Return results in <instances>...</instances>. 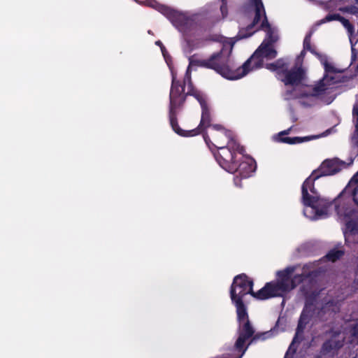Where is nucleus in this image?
Instances as JSON below:
<instances>
[{
    "label": "nucleus",
    "instance_id": "14",
    "mask_svg": "<svg viewBox=\"0 0 358 358\" xmlns=\"http://www.w3.org/2000/svg\"><path fill=\"white\" fill-rule=\"evenodd\" d=\"M347 334L350 343L358 344V320L349 324Z\"/></svg>",
    "mask_w": 358,
    "mask_h": 358
},
{
    "label": "nucleus",
    "instance_id": "15",
    "mask_svg": "<svg viewBox=\"0 0 358 358\" xmlns=\"http://www.w3.org/2000/svg\"><path fill=\"white\" fill-rule=\"evenodd\" d=\"M176 21L181 26L187 27L192 24V18L185 13H176Z\"/></svg>",
    "mask_w": 358,
    "mask_h": 358
},
{
    "label": "nucleus",
    "instance_id": "23",
    "mask_svg": "<svg viewBox=\"0 0 358 358\" xmlns=\"http://www.w3.org/2000/svg\"><path fill=\"white\" fill-rule=\"evenodd\" d=\"M345 28L347 29L348 33V37L350 38L351 43H352V40L354 39L355 34V27L353 26V24L350 23Z\"/></svg>",
    "mask_w": 358,
    "mask_h": 358
},
{
    "label": "nucleus",
    "instance_id": "29",
    "mask_svg": "<svg viewBox=\"0 0 358 358\" xmlns=\"http://www.w3.org/2000/svg\"><path fill=\"white\" fill-rule=\"evenodd\" d=\"M266 334V333H264V334H262V335H258V334L255 335V336L253 337V338H252V341H255V340L260 339V338H262V337H263L262 338L264 339V336H265V334Z\"/></svg>",
    "mask_w": 358,
    "mask_h": 358
},
{
    "label": "nucleus",
    "instance_id": "2",
    "mask_svg": "<svg viewBox=\"0 0 358 358\" xmlns=\"http://www.w3.org/2000/svg\"><path fill=\"white\" fill-rule=\"evenodd\" d=\"M348 166L345 162L334 158L324 160L320 166L318 172L314 171L303 182L302 185V199L306 206L303 210L305 216L310 219H318L327 215V208L329 203L320 199L316 195L313 183L322 176H332L338 173Z\"/></svg>",
    "mask_w": 358,
    "mask_h": 358
},
{
    "label": "nucleus",
    "instance_id": "20",
    "mask_svg": "<svg viewBox=\"0 0 358 358\" xmlns=\"http://www.w3.org/2000/svg\"><path fill=\"white\" fill-rule=\"evenodd\" d=\"M339 10L343 13H348L352 15H358V7L356 6H347L340 8Z\"/></svg>",
    "mask_w": 358,
    "mask_h": 358
},
{
    "label": "nucleus",
    "instance_id": "24",
    "mask_svg": "<svg viewBox=\"0 0 358 358\" xmlns=\"http://www.w3.org/2000/svg\"><path fill=\"white\" fill-rule=\"evenodd\" d=\"M342 16L339 14H329L327 15L322 21V22H330L332 20H341Z\"/></svg>",
    "mask_w": 358,
    "mask_h": 358
},
{
    "label": "nucleus",
    "instance_id": "28",
    "mask_svg": "<svg viewBox=\"0 0 358 358\" xmlns=\"http://www.w3.org/2000/svg\"><path fill=\"white\" fill-rule=\"evenodd\" d=\"M339 22L343 24L344 27H346L348 24H350V21L347 19H345L343 17H341V20H339Z\"/></svg>",
    "mask_w": 358,
    "mask_h": 358
},
{
    "label": "nucleus",
    "instance_id": "35",
    "mask_svg": "<svg viewBox=\"0 0 358 358\" xmlns=\"http://www.w3.org/2000/svg\"><path fill=\"white\" fill-rule=\"evenodd\" d=\"M282 134H288V131H282Z\"/></svg>",
    "mask_w": 358,
    "mask_h": 358
},
{
    "label": "nucleus",
    "instance_id": "12",
    "mask_svg": "<svg viewBox=\"0 0 358 358\" xmlns=\"http://www.w3.org/2000/svg\"><path fill=\"white\" fill-rule=\"evenodd\" d=\"M339 310V306L337 302L334 301H329L327 302L322 308L317 311V317L322 320H326L333 313Z\"/></svg>",
    "mask_w": 358,
    "mask_h": 358
},
{
    "label": "nucleus",
    "instance_id": "34",
    "mask_svg": "<svg viewBox=\"0 0 358 358\" xmlns=\"http://www.w3.org/2000/svg\"><path fill=\"white\" fill-rule=\"evenodd\" d=\"M217 148H220V149H223V148H224V146H219V145H217Z\"/></svg>",
    "mask_w": 358,
    "mask_h": 358
},
{
    "label": "nucleus",
    "instance_id": "5",
    "mask_svg": "<svg viewBox=\"0 0 358 358\" xmlns=\"http://www.w3.org/2000/svg\"><path fill=\"white\" fill-rule=\"evenodd\" d=\"M358 172L351 178L343 191L334 199L335 208L337 215L341 218H348L352 213L349 206L351 196L354 202L358 206Z\"/></svg>",
    "mask_w": 358,
    "mask_h": 358
},
{
    "label": "nucleus",
    "instance_id": "8",
    "mask_svg": "<svg viewBox=\"0 0 358 358\" xmlns=\"http://www.w3.org/2000/svg\"><path fill=\"white\" fill-rule=\"evenodd\" d=\"M345 338L344 333L338 331H332L330 338L322 345V352L324 354H334L343 345Z\"/></svg>",
    "mask_w": 358,
    "mask_h": 358
},
{
    "label": "nucleus",
    "instance_id": "6",
    "mask_svg": "<svg viewBox=\"0 0 358 358\" xmlns=\"http://www.w3.org/2000/svg\"><path fill=\"white\" fill-rule=\"evenodd\" d=\"M306 78V70L302 66L301 64L298 63L295 66L288 70L287 67L285 71H283V74L279 79L286 86L293 87V90L289 92V90L286 92V99H295L301 96H314L313 94V90L311 92H306L299 93L296 90V87L303 83Z\"/></svg>",
    "mask_w": 358,
    "mask_h": 358
},
{
    "label": "nucleus",
    "instance_id": "36",
    "mask_svg": "<svg viewBox=\"0 0 358 358\" xmlns=\"http://www.w3.org/2000/svg\"><path fill=\"white\" fill-rule=\"evenodd\" d=\"M355 1L358 4V0H355Z\"/></svg>",
    "mask_w": 358,
    "mask_h": 358
},
{
    "label": "nucleus",
    "instance_id": "19",
    "mask_svg": "<svg viewBox=\"0 0 358 358\" xmlns=\"http://www.w3.org/2000/svg\"><path fill=\"white\" fill-rule=\"evenodd\" d=\"M343 254V252L341 250H331L326 255V257L331 262H335L339 259Z\"/></svg>",
    "mask_w": 358,
    "mask_h": 358
},
{
    "label": "nucleus",
    "instance_id": "30",
    "mask_svg": "<svg viewBox=\"0 0 358 358\" xmlns=\"http://www.w3.org/2000/svg\"><path fill=\"white\" fill-rule=\"evenodd\" d=\"M192 64H193V62H192V61H191V62H190V64H189V66H188V68H187V73H186V76H187L188 78H189V71H190V69H191V68H192Z\"/></svg>",
    "mask_w": 358,
    "mask_h": 358
},
{
    "label": "nucleus",
    "instance_id": "21",
    "mask_svg": "<svg viewBox=\"0 0 358 358\" xmlns=\"http://www.w3.org/2000/svg\"><path fill=\"white\" fill-rule=\"evenodd\" d=\"M229 146L233 150L238 151L240 153H243L244 148L241 146L238 143H236L233 139H231L229 142Z\"/></svg>",
    "mask_w": 358,
    "mask_h": 358
},
{
    "label": "nucleus",
    "instance_id": "13",
    "mask_svg": "<svg viewBox=\"0 0 358 358\" xmlns=\"http://www.w3.org/2000/svg\"><path fill=\"white\" fill-rule=\"evenodd\" d=\"M287 67V63L285 59H279L273 63L267 64L266 69L271 71H277L279 78L283 74V71H285Z\"/></svg>",
    "mask_w": 358,
    "mask_h": 358
},
{
    "label": "nucleus",
    "instance_id": "7",
    "mask_svg": "<svg viewBox=\"0 0 358 358\" xmlns=\"http://www.w3.org/2000/svg\"><path fill=\"white\" fill-rule=\"evenodd\" d=\"M324 66L325 74L323 78L313 87V94L320 95L330 89L333 85L338 82L336 77L331 76V73H342L343 71L334 66L333 64L328 62L327 59L322 60Z\"/></svg>",
    "mask_w": 358,
    "mask_h": 358
},
{
    "label": "nucleus",
    "instance_id": "27",
    "mask_svg": "<svg viewBox=\"0 0 358 358\" xmlns=\"http://www.w3.org/2000/svg\"><path fill=\"white\" fill-rule=\"evenodd\" d=\"M352 114L354 117V121H356V118L358 117V106L355 105L353 107Z\"/></svg>",
    "mask_w": 358,
    "mask_h": 358
},
{
    "label": "nucleus",
    "instance_id": "16",
    "mask_svg": "<svg viewBox=\"0 0 358 358\" xmlns=\"http://www.w3.org/2000/svg\"><path fill=\"white\" fill-rule=\"evenodd\" d=\"M199 101L201 103V106L202 107L203 111H202V116L201 120V123L199 125V127H206L209 124L210 119H209V113L204 106V103L203 101L200 99H198Z\"/></svg>",
    "mask_w": 358,
    "mask_h": 358
},
{
    "label": "nucleus",
    "instance_id": "4",
    "mask_svg": "<svg viewBox=\"0 0 358 358\" xmlns=\"http://www.w3.org/2000/svg\"><path fill=\"white\" fill-rule=\"evenodd\" d=\"M254 7L255 17L251 24L245 29H241L238 36V39L248 38L252 36L259 29H262L266 32V38L264 41L270 44H273L278 40V31L275 28L271 27L268 22L264 4L262 0H251Z\"/></svg>",
    "mask_w": 358,
    "mask_h": 358
},
{
    "label": "nucleus",
    "instance_id": "32",
    "mask_svg": "<svg viewBox=\"0 0 358 358\" xmlns=\"http://www.w3.org/2000/svg\"><path fill=\"white\" fill-rule=\"evenodd\" d=\"M162 12H166L168 10V8H165V7H162V9L160 10Z\"/></svg>",
    "mask_w": 358,
    "mask_h": 358
},
{
    "label": "nucleus",
    "instance_id": "31",
    "mask_svg": "<svg viewBox=\"0 0 358 358\" xmlns=\"http://www.w3.org/2000/svg\"><path fill=\"white\" fill-rule=\"evenodd\" d=\"M156 44H157V45L162 46V42H161V41H157V42H156ZM161 48H162V52H164V50H163V48H162V47H161Z\"/></svg>",
    "mask_w": 358,
    "mask_h": 358
},
{
    "label": "nucleus",
    "instance_id": "9",
    "mask_svg": "<svg viewBox=\"0 0 358 358\" xmlns=\"http://www.w3.org/2000/svg\"><path fill=\"white\" fill-rule=\"evenodd\" d=\"M311 310V306L306 304L305 308L303 309L300 319L299 320V324L296 328V331L295 336L293 338V341L289 346V351L292 350L294 345L296 343H299L301 339V336L305 329L306 324L309 322V313Z\"/></svg>",
    "mask_w": 358,
    "mask_h": 358
},
{
    "label": "nucleus",
    "instance_id": "25",
    "mask_svg": "<svg viewBox=\"0 0 358 358\" xmlns=\"http://www.w3.org/2000/svg\"><path fill=\"white\" fill-rule=\"evenodd\" d=\"M310 37H311V33L308 34L305 37L304 41H303V48H304V50H310L312 52L313 50L311 49V45H310Z\"/></svg>",
    "mask_w": 358,
    "mask_h": 358
},
{
    "label": "nucleus",
    "instance_id": "1",
    "mask_svg": "<svg viewBox=\"0 0 358 358\" xmlns=\"http://www.w3.org/2000/svg\"><path fill=\"white\" fill-rule=\"evenodd\" d=\"M311 264L305 265L303 271L296 274L292 278V273L298 268V266L287 267L282 271L278 273L279 279L275 282H268L266 285L255 292L252 290V282L248 280L244 274L235 277L231 287L230 296L234 303L243 301L245 295L250 294L252 296L259 299H266L271 297L282 296L285 293L294 289L304 279L310 276L313 271L310 270Z\"/></svg>",
    "mask_w": 358,
    "mask_h": 358
},
{
    "label": "nucleus",
    "instance_id": "37",
    "mask_svg": "<svg viewBox=\"0 0 358 358\" xmlns=\"http://www.w3.org/2000/svg\"><path fill=\"white\" fill-rule=\"evenodd\" d=\"M353 358H357V357H353Z\"/></svg>",
    "mask_w": 358,
    "mask_h": 358
},
{
    "label": "nucleus",
    "instance_id": "17",
    "mask_svg": "<svg viewBox=\"0 0 358 358\" xmlns=\"http://www.w3.org/2000/svg\"><path fill=\"white\" fill-rule=\"evenodd\" d=\"M355 127V129L352 138V141L353 143V149L357 155H358V117L356 118Z\"/></svg>",
    "mask_w": 358,
    "mask_h": 358
},
{
    "label": "nucleus",
    "instance_id": "33",
    "mask_svg": "<svg viewBox=\"0 0 358 358\" xmlns=\"http://www.w3.org/2000/svg\"><path fill=\"white\" fill-rule=\"evenodd\" d=\"M303 55H304V51H302L301 53L300 57H303Z\"/></svg>",
    "mask_w": 358,
    "mask_h": 358
},
{
    "label": "nucleus",
    "instance_id": "22",
    "mask_svg": "<svg viewBox=\"0 0 358 358\" xmlns=\"http://www.w3.org/2000/svg\"><path fill=\"white\" fill-rule=\"evenodd\" d=\"M282 141L284 143H287L289 144H295V143H299L303 142V139L300 137H285L282 138Z\"/></svg>",
    "mask_w": 358,
    "mask_h": 358
},
{
    "label": "nucleus",
    "instance_id": "11",
    "mask_svg": "<svg viewBox=\"0 0 358 358\" xmlns=\"http://www.w3.org/2000/svg\"><path fill=\"white\" fill-rule=\"evenodd\" d=\"M182 87L172 86L171 92H170V104H171L170 113H171V126H172L173 130L177 134H178L180 135H185L182 133V131L179 128L178 125L175 122V120H173V108L177 104L176 99H177L178 96L180 95V92H182Z\"/></svg>",
    "mask_w": 358,
    "mask_h": 358
},
{
    "label": "nucleus",
    "instance_id": "26",
    "mask_svg": "<svg viewBox=\"0 0 358 358\" xmlns=\"http://www.w3.org/2000/svg\"><path fill=\"white\" fill-rule=\"evenodd\" d=\"M222 4L220 6V10L222 15L223 17H225L227 15V3L226 0H222Z\"/></svg>",
    "mask_w": 358,
    "mask_h": 358
},
{
    "label": "nucleus",
    "instance_id": "18",
    "mask_svg": "<svg viewBox=\"0 0 358 358\" xmlns=\"http://www.w3.org/2000/svg\"><path fill=\"white\" fill-rule=\"evenodd\" d=\"M347 229L355 236H358V223L354 220L346 221Z\"/></svg>",
    "mask_w": 358,
    "mask_h": 358
},
{
    "label": "nucleus",
    "instance_id": "10",
    "mask_svg": "<svg viewBox=\"0 0 358 358\" xmlns=\"http://www.w3.org/2000/svg\"><path fill=\"white\" fill-rule=\"evenodd\" d=\"M273 44H270L266 41H263L259 48L255 52L252 56L249 59L250 64L255 59L259 57H265L268 59H273L277 55V51L272 48Z\"/></svg>",
    "mask_w": 358,
    "mask_h": 358
},
{
    "label": "nucleus",
    "instance_id": "3",
    "mask_svg": "<svg viewBox=\"0 0 358 358\" xmlns=\"http://www.w3.org/2000/svg\"><path fill=\"white\" fill-rule=\"evenodd\" d=\"M234 43L224 44L223 48L217 54L213 55L210 59L199 62L200 65L215 70L223 77L229 80H236L246 75L250 71V59H248L242 66L236 70L229 67V55L232 51Z\"/></svg>",
    "mask_w": 358,
    "mask_h": 358
}]
</instances>
